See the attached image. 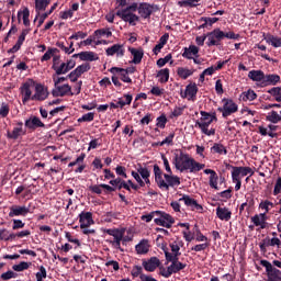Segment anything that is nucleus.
<instances>
[{"label":"nucleus","mask_w":281,"mask_h":281,"mask_svg":"<svg viewBox=\"0 0 281 281\" xmlns=\"http://www.w3.org/2000/svg\"><path fill=\"white\" fill-rule=\"evenodd\" d=\"M161 159L167 173H164L159 165H154L155 183L159 190H162V192H168L170 188L175 189L181 186V178L172 175V168H170V161H168L166 155H161Z\"/></svg>","instance_id":"obj_1"},{"label":"nucleus","mask_w":281,"mask_h":281,"mask_svg":"<svg viewBox=\"0 0 281 281\" xmlns=\"http://www.w3.org/2000/svg\"><path fill=\"white\" fill-rule=\"evenodd\" d=\"M172 164L176 170H179L180 172H186L189 170V172L196 173L205 168V164L198 162L183 150H177L175 153Z\"/></svg>","instance_id":"obj_2"},{"label":"nucleus","mask_w":281,"mask_h":281,"mask_svg":"<svg viewBox=\"0 0 281 281\" xmlns=\"http://www.w3.org/2000/svg\"><path fill=\"white\" fill-rule=\"evenodd\" d=\"M104 234H108L109 236H113V240H108L115 249H120V251H124L122 249V239L124 238V234H126L125 228H105L103 229Z\"/></svg>","instance_id":"obj_3"},{"label":"nucleus","mask_w":281,"mask_h":281,"mask_svg":"<svg viewBox=\"0 0 281 281\" xmlns=\"http://www.w3.org/2000/svg\"><path fill=\"white\" fill-rule=\"evenodd\" d=\"M261 267H265L268 281H281V271L276 268L269 260L261 259Z\"/></svg>","instance_id":"obj_4"},{"label":"nucleus","mask_w":281,"mask_h":281,"mask_svg":"<svg viewBox=\"0 0 281 281\" xmlns=\"http://www.w3.org/2000/svg\"><path fill=\"white\" fill-rule=\"evenodd\" d=\"M222 102L223 106L217 109L222 113V117H229V115L238 112V104L233 99L224 98Z\"/></svg>","instance_id":"obj_5"},{"label":"nucleus","mask_w":281,"mask_h":281,"mask_svg":"<svg viewBox=\"0 0 281 281\" xmlns=\"http://www.w3.org/2000/svg\"><path fill=\"white\" fill-rule=\"evenodd\" d=\"M36 81L34 79H27L22 86L20 87V92L22 95V104H27L30 100H32V89H35Z\"/></svg>","instance_id":"obj_6"},{"label":"nucleus","mask_w":281,"mask_h":281,"mask_svg":"<svg viewBox=\"0 0 281 281\" xmlns=\"http://www.w3.org/2000/svg\"><path fill=\"white\" fill-rule=\"evenodd\" d=\"M154 223H156V225H159L160 227H166L167 229H170V227L175 225V217L164 211H158V217L154 218Z\"/></svg>","instance_id":"obj_7"},{"label":"nucleus","mask_w":281,"mask_h":281,"mask_svg":"<svg viewBox=\"0 0 281 281\" xmlns=\"http://www.w3.org/2000/svg\"><path fill=\"white\" fill-rule=\"evenodd\" d=\"M157 10H159L158 4H150L148 2H140L138 4V14L140 19H150L153 12H157Z\"/></svg>","instance_id":"obj_8"},{"label":"nucleus","mask_w":281,"mask_h":281,"mask_svg":"<svg viewBox=\"0 0 281 281\" xmlns=\"http://www.w3.org/2000/svg\"><path fill=\"white\" fill-rule=\"evenodd\" d=\"M206 38L207 47H217V45H221V41H223V31H221V29H214L206 34Z\"/></svg>","instance_id":"obj_9"},{"label":"nucleus","mask_w":281,"mask_h":281,"mask_svg":"<svg viewBox=\"0 0 281 281\" xmlns=\"http://www.w3.org/2000/svg\"><path fill=\"white\" fill-rule=\"evenodd\" d=\"M49 98V92L45 89V86L42 83L35 82V93L32 95L31 100L43 102Z\"/></svg>","instance_id":"obj_10"},{"label":"nucleus","mask_w":281,"mask_h":281,"mask_svg":"<svg viewBox=\"0 0 281 281\" xmlns=\"http://www.w3.org/2000/svg\"><path fill=\"white\" fill-rule=\"evenodd\" d=\"M52 95L53 98H65V95H74L71 92V86H69V83H65L63 86H54Z\"/></svg>","instance_id":"obj_11"},{"label":"nucleus","mask_w":281,"mask_h":281,"mask_svg":"<svg viewBox=\"0 0 281 281\" xmlns=\"http://www.w3.org/2000/svg\"><path fill=\"white\" fill-rule=\"evenodd\" d=\"M91 69V64H82L78 66L75 70L68 74V78L70 82H78V78L82 76V74H87Z\"/></svg>","instance_id":"obj_12"},{"label":"nucleus","mask_w":281,"mask_h":281,"mask_svg":"<svg viewBox=\"0 0 281 281\" xmlns=\"http://www.w3.org/2000/svg\"><path fill=\"white\" fill-rule=\"evenodd\" d=\"M116 16L133 26L137 25V22H139V16L133 12L117 11Z\"/></svg>","instance_id":"obj_13"},{"label":"nucleus","mask_w":281,"mask_h":281,"mask_svg":"<svg viewBox=\"0 0 281 281\" xmlns=\"http://www.w3.org/2000/svg\"><path fill=\"white\" fill-rule=\"evenodd\" d=\"M25 128L29 131H36V128H45V123L41 121V119L36 115H31L25 122H24Z\"/></svg>","instance_id":"obj_14"},{"label":"nucleus","mask_w":281,"mask_h":281,"mask_svg":"<svg viewBox=\"0 0 281 281\" xmlns=\"http://www.w3.org/2000/svg\"><path fill=\"white\" fill-rule=\"evenodd\" d=\"M179 201H183L184 205L187 207H190L193 212H203V205L199 204L196 200L188 194H183L182 198L179 199Z\"/></svg>","instance_id":"obj_15"},{"label":"nucleus","mask_w":281,"mask_h":281,"mask_svg":"<svg viewBox=\"0 0 281 281\" xmlns=\"http://www.w3.org/2000/svg\"><path fill=\"white\" fill-rule=\"evenodd\" d=\"M281 77L277 74H268L263 76V81L259 83V87H276L277 85H280Z\"/></svg>","instance_id":"obj_16"},{"label":"nucleus","mask_w":281,"mask_h":281,"mask_svg":"<svg viewBox=\"0 0 281 281\" xmlns=\"http://www.w3.org/2000/svg\"><path fill=\"white\" fill-rule=\"evenodd\" d=\"M9 210L10 218H14V216H27L30 214V206L25 205H11Z\"/></svg>","instance_id":"obj_17"},{"label":"nucleus","mask_w":281,"mask_h":281,"mask_svg":"<svg viewBox=\"0 0 281 281\" xmlns=\"http://www.w3.org/2000/svg\"><path fill=\"white\" fill-rule=\"evenodd\" d=\"M106 56H115L116 58H124V54H126V49L123 44H114L111 47L105 49Z\"/></svg>","instance_id":"obj_18"},{"label":"nucleus","mask_w":281,"mask_h":281,"mask_svg":"<svg viewBox=\"0 0 281 281\" xmlns=\"http://www.w3.org/2000/svg\"><path fill=\"white\" fill-rule=\"evenodd\" d=\"M79 223L81 229H87V227H91L93 225V213L82 211L79 214Z\"/></svg>","instance_id":"obj_19"},{"label":"nucleus","mask_w":281,"mask_h":281,"mask_svg":"<svg viewBox=\"0 0 281 281\" xmlns=\"http://www.w3.org/2000/svg\"><path fill=\"white\" fill-rule=\"evenodd\" d=\"M161 266V260L157 257H151L148 260H143V268L145 271H148L149 273H153Z\"/></svg>","instance_id":"obj_20"},{"label":"nucleus","mask_w":281,"mask_h":281,"mask_svg":"<svg viewBox=\"0 0 281 281\" xmlns=\"http://www.w3.org/2000/svg\"><path fill=\"white\" fill-rule=\"evenodd\" d=\"M25 133L26 132L23 130V122L20 121L16 123V126L13 127L12 132H7V137L8 139H19V137H21V135H25Z\"/></svg>","instance_id":"obj_21"},{"label":"nucleus","mask_w":281,"mask_h":281,"mask_svg":"<svg viewBox=\"0 0 281 281\" xmlns=\"http://www.w3.org/2000/svg\"><path fill=\"white\" fill-rule=\"evenodd\" d=\"M196 93H199V87H196V83H189L186 87L184 93L181 92V98H189V100H194L196 98Z\"/></svg>","instance_id":"obj_22"},{"label":"nucleus","mask_w":281,"mask_h":281,"mask_svg":"<svg viewBox=\"0 0 281 281\" xmlns=\"http://www.w3.org/2000/svg\"><path fill=\"white\" fill-rule=\"evenodd\" d=\"M52 3V0H35V11H36V16L34 19V23L38 21V16H41V12L47 10V7Z\"/></svg>","instance_id":"obj_23"},{"label":"nucleus","mask_w":281,"mask_h":281,"mask_svg":"<svg viewBox=\"0 0 281 281\" xmlns=\"http://www.w3.org/2000/svg\"><path fill=\"white\" fill-rule=\"evenodd\" d=\"M200 114L202 117L200 119V121L195 122V126H199L200 128H210V124H212L210 113L201 111Z\"/></svg>","instance_id":"obj_24"},{"label":"nucleus","mask_w":281,"mask_h":281,"mask_svg":"<svg viewBox=\"0 0 281 281\" xmlns=\"http://www.w3.org/2000/svg\"><path fill=\"white\" fill-rule=\"evenodd\" d=\"M110 74H113V75L119 74L122 82H127L128 85H131L133 82V79H131V77H128V75L126 74V69H124V68L112 67L110 69Z\"/></svg>","instance_id":"obj_25"},{"label":"nucleus","mask_w":281,"mask_h":281,"mask_svg":"<svg viewBox=\"0 0 281 281\" xmlns=\"http://www.w3.org/2000/svg\"><path fill=\"white\" fill-rule=\"evenodd\" d=\"M128 52L133 56V59H132L131 63H133L134 65H139L142 63V58H144V49L143 48L128 47Z\"/></svg>","instance_id":"obj_26"},{"label":"nucleus","mask_w":281,"mask_h":281,"mask_svg":"<svg viewBox=\"0 0 281 281\" xmlns=\"http://www.w3.org/2000/svg\"><path fill=\"white\" fill-rule=\"evenodd\" d=\"M233 173L243 179V177H247V175H249V177H254L255 171L251 167H233Z\"/></svg>","instance_id":"obj_27"},{"label":"nucleus","mask_w":281,"mask_h":281,"mask_svg":"<svg viewBox=\"0 0 281 281\" xmlns=\"http://www.w3.org/2000/svg\"><path fill=\"white\" fill-rule=\"evenodd\" d=\"M194 56H199V47L195 45H190L189 47L183 48L182 58L192 60Z\"/></svg>","instance_id":"obj_28"},{"label":"nucleus","mask_w":281,"mask_h":281,"mask_svg":"<svg viewBox=\"0 0 281 281\" xmlns=\"http://www.w3.org/2000/svg\"><path fill=\"white\" fill-rule=\"evenodd\" d=\"M216 216L220 221H232V211L227 207H216Z\"/></svg>","instance_id":"obj_29"},{"label":"nucleus","mask_w":281,"mask_h":281,"mask_svg":"<svg viewBox=\"0 0 281 281\" xmlns=\"http://www.w3.org/2000/svg\"><path fill=\"white\" fill-rule=\"evenodd\" d=\"M248 78H249V80H252V82H260V85H262V82H265V71L250 70L248 72Z\"/></svg>","instance_id":"obj_30"},{"label":"nucleus","mask_w":281,"mask_h":281,"mask_svg":"<svg viewBox=\"0 0 281 281\" xmlns=\"http://www.w3.org/2000/svg\"><path fill=\"white\" fill-rule=\"evenodd\" d=\"M136 252L140 256H144L145 254H148L150 251V245L148 244V239H143L140 240L136 246H135Z\"/></svg>","instance_id":"obj_31"},{"label":"nucleus","mask_w":281,"mask_h":281,"mask_svg":"<svg viewBox=\"0 0 281 281\" xmlns=\"http://www.w3.org/2000/svg\"><path fill=\"white\" fill-rule=\"evenodd\" d=\"M258 98V94L252 89H249L248 91H244L239 95V100H243V102H254Z\"/></svg>","instance_id":"obj_32"},{"label":"nucleus","mask_w":281,"mask_h":281,"mask_svg":"<svg viewBox=\"0 0 281 281\" xmlns=\"http://www.w3.org/2000/svg\"><path fill=\"white\" fill-rule=\"evenodd\" d=\"M168 38H170V35L168 33L164 34L160 38L158 44L153 48L154 54L157 56L161 49H164V46L168 43Z\"/></svg>","instance_id":"obj_33"},{"label":"nucleus","mask_w":281,"mask_h":281,"mask_svg":"<svg viewBox=\"0 0 281 281\" xmlns=\"http://www.w3.org/2000/svg\"><path fill=\"white\" fill-rule=\"evenodd\" d=\"M172 273H177V270L175 269V263H171L167 268H165L164 266L159 267V276H161L162 278H170Z\"/></svg>","instance_id":"obj_34"},{"label":"nucleus","mask_w":281,"mask_h":281,"mask_svg":"<svg viewBox=\"0 0 281 281\" xmlns=\"http://www.w3.org/2000/svg\"><path fill=\"white\" fill-rule=\"evenodd\" d=\"M80 60H88L89 63H93V60H99L100 57L93 52H81L79 53Z\"/></svg>","instance_id":"obj_35"},{"label":"nucleus","mask_w":281,"mask_h":281,"mask_svg":"<svg viewBox=\"0 0 281 281\" xmlns=\"http://www.w3.org/2000/svg\"><path fill=\"white\" fill-rule=\"evenodd\" d=\"M56 8H58V2H55L47 12L38 15L40 19H38L37 27H41V25L45 23V20L47 19V16H49L54 12V10H56Z\"/></svg>","instance_id":"obj_36"},{"label":"nucleus","mask_w":281,"mask_h":281,"mask_svg":"<svg viewBox=\"0 0 281 281\" xmlns=\"http://www.w3.org/2000/svg\"><path fill=\"white\" fill-rule=\"evenodd\" d=\"M21 14H22V19H23V24L29 27L30 25V9L24 8L23 11H19L18 12V21L19 23H21Z\"/></svg>","instance_id":"obj_37"},{"label":"nucleus","mask_w":281,"mask_h":281,"mask_svg":"<svg viewBox=\"0 0 281 281\" xmlns=\"http://www.w3.org/2000/svg\"><path fill=\"white\" fill-rule=\"evenodd\" d=\"M211 153H214L217 155H227V147H225L221 143H214V145L211 147Z\"/></svg>","instance_id":"obj_38"},{"label":"nucleus","mask_w":281,"mask_h":281,"mask_svg":"<svg viewBox=\"0 0 281 281\" xmlns=\"http://www.w3.org/2000/svg\"><path fill=\"white\" fill-rule=\"evenodd\" d=\"M266 121L271 122V124H278L279 122H281V117H280V114H278V111L272 110L266 116Z\"/></svg>","instance_id":"obj_39"},{"label":"nucleus","mask_w":281,"mask_h":281,"mask_svg":"<svg viewBox=\"0 0 281 281\" xmlns=\"http://www.w3.org/2000/svg\"><path fill=\"white\" fill-rule=\"evenodd\" d=\"M177 74H178L179 78H182V80H188V78H190V76H192L194 74V70H190L184 67H179L177 70Z\"/></svg>","instance_id":"obj_40"},{"label":"nucleus","mask_w":281,"mask_h":281,"mask_svg":"<svg viewBox=\"0 0 281 281\" xmlns=\"http://www.w3.org/2000/svg\"><path fill=\"white\" fill-rule=\"evenodd\" d=\"M157 78H159V82L161 83L168 82V80L170 79V69L164 68L159 70L157 74Z\"/></svg>","instance_id":"obj_41"},{"label":"nucleus","mask_w":281,"mask_h":281,"mask_svg":"<svg viewBox=\"0 0 281 281\" xmlns=\"http://www.w3.org/2000/svg\"><path fill=\"white\" fill-rule=\"evenodd\" d=\"M267 93H269L276 100V102L281 103V87H273L267 90Z\"/></svg>","instance_id":"obj_42"},{"label":"nucleus","mask_w":281,"mask_h":281,"mask_svg":"<svg viewBox=\"0 0 281 281\" xmlns=\"http://www.w3.org/2000/svg\"><path fill=\"white\" fill-rule=\"evenodd\" d=\"M265 41L267 43H270L272 45V47H281V38L278 37V36H273L271 34H268L266 37H265Z\"/></svg>","instance_id":"obj_43"},{"label":"nucleus","mask_w":281,"mask_h":281,"mask_svg":"<svg viewBox=\"0 0 281 281\" xmlns=\"http://www.w3.org/2000/svg\"><path fill=\"white\" fill-rule=\"evenodd\" d=\"M136 170L140 175L142 179L150 177V169H148L147 166H142V164H138Z\"/></svg>","instance_id":"obj_44"},{"label":"nucleus","mask_w":281,"mask_h":281,"mask_svg":"<svg viewBox=\"0 0 281 281\" xmlns=\"http://www.w3.org/2000/svg\"><path fill=\"white\" fill-rule=\"evenodd\" d=\"M29 34H30V29L22 30V33L20 34V36L18 37V41L15 43V47H19L21 49V47L23 46V43H25V37Z\"/></svg>","instance_id":"obj_45"},{"label":"nucleus","mask_w":281,"mask_h":281,"mask_svg":"<svg viewBox=\"0 0 281 281\" xmlns=\"http://www.w3.org/2000/svg\"><path fill=\"white\" fill-rule=\"evenodd\" d=\"M273 207H274L273 202H271L269 200H265L259 203V209L265 210L266 214H269V212H271V210H273Z\"/></svg>","instance_id":"obj_46"},{"label":"nucleus","mask_w":281,"mask_h":281,"mask_svg":"<svg viewBox=\"0 0 281 281\" xmlns=\"http://www.w3.org/2000/svg\"><path fill=\"white\" fill-rule=\"evenodd\" d=\"M194 232H195V240L196 243H207V236L203 235L201 233V229L199 228L198 225L194 226Z\"/></svg>","instance_id":"obj_47"},{"label":"nucleus","mask_w":281,"mask_h":281,"mask_svg":"<svg viewBox=\"0 0 281 281\" xmlns=\"http://www.w3.org/2000/svg\"><path fill=\"white\" fill-rule=\"evenodd\" d=\"M153 218H159V211H153L146 215L140 216V221H145V223H150Z\"/></svg>","instance_id":"obj_48"},{"label":"nucleus","mask_w":281,"mask_h":281,"mask_svg":"<svg viewBox=\"0 0 281 281\" xmlns=\"http://www.w3.org/2000/svg\"><path fill=\"white\" fill-rule=\"evenodd\" d=\"M166 124H168V117L166 114H161L156 119L157 128H166Z\"/></svg>","instance_id":"obj_49"},{"label":"nucleus","mask_w":281,"mask_h":281,"mask_svg":"<svg viewBox=\"0 0 281 281\" xmlns=\"http://www.w3.org/2000/svg\"><path fill=\"white\" fill-rule=\"evenodd\" d=\"M209 186L213 190H218V173L215 172L213 176H210Z\"/></svg>","instance_id":"obj_50"},{"label":"nucleus","mask_w":281,"mask_h":281,"mask_svg":"<svg viewBox=\"0 0 281 281\" xmlns=\"http://www.w3.org/2000/svg\"><path fill=\"white\" fill-rule=\"evenodd\" d=\"M241 178L239 176H237L236 173H234V171H232V181L235 184V191L238 192V190H240V188H243V182L240 180Z\"/></svg>","instance_id":"obj_51"},{"label":"nucleus","mask_w":281,"mask_h":281,"mask_svg":"<svg viewBox=\"0 0 281 281\" xmlns=\"http://www.w3.org/2000/svg\"><path fill=\"white\" fill-rule=\"evenodd\" d=\"M143 273H144V268H142V266H134L132 268L131 276L133 278H140L142 279V276H144Z\"/></svg>","instance_id":"obj_52"},{"label":"nucleus","mask_w":281,"mask_h":281,"mask_svg":"<svg viewBox=\"0 0 281 281\" xmlns=\"http://www.w3.org/2000/svg\"><path fill=\"white\" fill-rule=\"evenodd\" d=\"M30 265H32V263L22 261V262H20L19 265H14V266L12 267V269H13V271L21 272V271H25V270L30 269Z\"/></svg>","instance_id":"obj_53"},{"label":"nucleus","mask_w":281,"mask_h":281,"mask_svg":"<svg viewBox=\"0 0 281 281\" xmlns=\"http://www.w3.org/2000/svg\"><path fill=\"white\" fill-rule=\"evenodd\" d=\"M125 101L122 99H119V105L121 109H124V106L131 105V102H133V94H124Z\"/></svg>","instance_id":"obj_54"},{"label":"nucleus","mask_w":281,"mask_h":281,"mask_svg":"<svg viewBox=\"0 0 281 281\" xmlns=\"http://www.w3.org/2000/svg\"><path fill=\"white\" fill-rule=\"evenodd\" d=\"M165 258L167 262H171V265L179 262V257L175 256L172 252H169L168 250H165Z\"/></svg>","instance_id":"obj_55"},{"label":"nucleus","mask_w":281,"mask_h":281,"mask_svg":"<svg viewBox=\"0 0 281 281\" xmlns=\"http://www.w3.org/2000/svg\"><path fill=\"white\" fill-rule=\"evenodd\" d=\"M94 34H97V36H106V38H111V36H113L110 29H99L94 32Z\"/></svg>","instance_id":"obj_56"},{"label":"nucleus","mask_w":281,"mask_h":281,"mask_svg":"<svg viewBox=\"0 0 281 281\" xmlns=\"http://www.w3.org/2000/svg\"><path fill=\"white\" fill-rule=\"evenodd\" d=\"M223 38H229L231 41H238V38H240V34H236L232 31L229 32H223V36H222V41Z\"/></svg>","instance_id":"obj_57"},{"label":"nucleus","mask_w":281,"mask_h":281,"mask_svg":"<svg viewBox=\"0 0 281 281\" xmlns=\"http://www.w3.org/2000/svg\"><path fill=\"white\" fill-rule=\"evenodd\" d=\"M94 117H95V113L93 112L86 113L78 119V122H93Z\"/></svg>","instance_id":"obj_58"},{"label":"nucleus","mask_w":281,"mask_h":281,"mask_svg":"<svg viewBox=\"0 0 281 281\" xmlns=\"http://www.w3.org/2000/svg\"><path fill=\"white\" fill-rule=\"evenodd\" d=\"M52 70L55 71L56 76L65 75V63H61L60 66L53 65Z\"/></svg>","instance_id":"obj_59"},{"label":"nucleus","mask_w":281,"mask_h":281,"mask_svg":"<svg viewBox=\"0 0 281 281\" xmlns=\"http://www.w3.org/2000/svg\"><path fill=\"white\" fill-rule=\"evenodd\" d=\"M170 60H172V54H168L166 57L164 58H159L156 63V65L158 67H164L167 65V63H170Z\"/></svg>","instance_id":"obj_60"},{"label":"nucleus","mask_w":281,"mask_h":281,"mask_svg":"<svg viewBox=\"0 0 281 281\" xmlns=\"http://www.w3.org/2000/svg\"><path fill=\"white\" fill-rule=\"evenodd\" d=\"M173 139H175V132L170 133L162 142H159V146H166V144H168L169 146H172Z\"/></svg>","instance_id":"obj_61"},{"label":"nucleus","mask_w":281,"mask_h":281,"mask_svg":"<svg viewBox=\"0 0 281 281\" xmlns=\"http://www.w3.org/2000/svg\"><path fill=\"white\" fill-rule=\"evenodd\" d=\"M10 114V105L8 103H2L0 106V117H5Z\"/></svg>","instance_id":"obj_62"},{"label":"nucleus","mask_w":281,"mask_h":281,"mask_svg":"<svg viewBox=\"0 0 281 281\" xmlns=\"http://www.w3.org/2000/svg\"><path fill=\"white\" fill-rule=\"evenodd\" d=\"M210 247V243L198 244L191 248V251H205Z\"/></svg>","instance_id":"obj_63"},{"label":"nucleus","mask_w":281,"mask_h":281,"mask_svg":"<svg viewBox=\"0 0 281 281\" xmlns=\"http://www.w3.org/2000/svg\"><path fill=\"white\" fill-rule=\"evenodd\" d=\"M278 194H281V177H279L277 179V182H276L274 189H273V195L278 196Z\"/></svg>","instance_id":"obj_64"}]
</instances>
